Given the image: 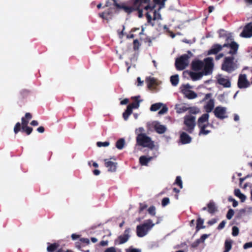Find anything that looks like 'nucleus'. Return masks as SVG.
Here are the masks:
<instances>
[{"label": "nucleus", "mask_w": 252, "mask_h": 252, "mask_svg": "<svg viewBox=\"0 0 252 252\" xmlns=\"http://www.w3.org/2000/svg\"><path fill=\"white\" fill-rule=\"evenodd\" d=\"M212 58H207L204 60V62L195 61L192 63V67L194 70L198 71L203 68L202 72H190L189 74L191 79L195 81L200 79L203 75H207L211 74L214 67Z\"/></svg>", "instance_id": "nucleus-1"}, {"label": "nucleus", "mask_w": 252, "mask_h": 252, "mask_svg": "<svg viewBox=\"0 0 252 252\" xmlns=\"http://www.w3.org/2000/svg\"><path fill=\"white\" fill-rule=\"evenodd\" d=\"M198 126L200 128V132L199 133V135H201V134L207 135L210 133V130L205 129V128L206 127L207 125H203V126Z\"/></svg>", "instance_id": "nucleus-31"}, {"label": "nucleus", "mask_w": 252, "mask_h": 252, "mask_svg": "<svg viewBox=\"0 0 252 252\" xmlns=\"http://www.w3.org/2000/svg\"><path fill=\"white\" fill-rule=\"evenodd\" d=\"M192 87L189 85V84L183 85L181 87V91H182V90L183 89H186V90H190V89H191Z\"/></svg>", "instance_id": "nucleus-50"}, {"label": "nucleus", "mask_w": 252, "mask_h": 252, "mask_svg": "<svg viewBox=\"0 0 252 252\" xmlns=\"http://www.w3.org/2000/svg\"><path fill=\"white\" fill-rule=\"evenodd\" d=\"M110 9L108 8L106 11L103 12L99 14V16L102 18L103 20L106 21V22L108 23L109 21V18H110Z\"/></svg>", "instance_id": "nucleus-22"}, {"label": "nucleus", "mask_w": 252, "mask_h": 252, "mask_svg": "<svg viewBox=\"0 0 252 252\" xmlns=\"http://www.w3.org/2000/svg\"><path fill=\"white\" fill-rule=\"evenodd\" d=\"M126 252H140V250L137 249L129 248L126 250Z\"/></svg>", "instance_id": "nucleus-56"}, {"label": "nucleus", "mask_w": 252, "mask_h": 252, "mask_svg": "<svg viewBox=\"0 0 252 252\" xmlns=\"http://www.w3.org/2000/svg\"><path fill=\"white\" fill-rule=\"evenodd\" d=\"M104 164L105 166L107 167H110V159H104Z\"/></svg>", "instance_id": "nucleus-55"}, {"label": "nucleus", "mask_w": 252, "mask_h": 252, "mask_svg": "<svg viewBox=\"0 0 252 252\" xmlns=\"http://www.w3.org/2000/svg\"><path fill=\"white\" fill-rule=\"evenodd\" d=\"M82 243L80 242H76L75 243V247L79 250H81L82 247L85 246L84 245L82 244Z\"/></svg>", "instance_id": "nucleus-51"}, {"label": "nucleus", "mask_w": 252, "mask_h": 252, "mask_svg": "<svg viewBox=\"0 0 252 252\" xmlns=\"http://www.w3.org/2000/svg\"><path fill=\"white\" fill-rule=\"evenodd\" d=\"M208 211L211 213L215 212L216 210V208L215 207V204L213 203H209L208 205Z\"/></svg>", "instance_id": "nucleus-33"}, {"label": "nucleus", "mask_w": 252, "mask_h": 252, "mask_svg": "<svg viewBox=\"0 0 252 252\" xmlns=\"http://www.w3.org/2000/svg\"><path fill=\"white\" fill-rule=\"evenodd\" d=\"M238 86L239 88H245L250 86V83L247 79L246 75H240L238 81Z\"/></svg>", "instance_id": "nucleus-13"}, {"label": "nucleus", "mask_w": 252, "mask_h": 252, "mask_svg": "<svg viewBox=\"0 0 252 252\" xmlns=\"http://www.w3.org/2000/svg\"><path fill=\"white\" fill-rule=\"evenodd\" d=\"M59 244L56 243L50 244L47 248V251L48 252H54L59 248Z\"/></svg>", "instance_id": "nucleus-23"}, {"label": "nucleus", "mask_w": 252, "mask_h": 252, "mask_svg": "<svg viewBox=\"0 0 252 252\" xmlns=\"http://www.w3.org/2000/svg\"><path fill=\"white\" fill-rule=\"evenodd\" d=\"M31 125L33 126H37L38 125V123L36 120H33V121H32L31 122Z\"/></svg>", "instance_id": "nucleus-64"}, {"label": "nucleus", "mask_w": 252, "mask_h": 252, "mask_svg": "<svg viewBox=\"0 0 252 252\" xmlns=\"http://www.w3.org/2000/svg\"><path fill=\"white\" fill-rule=\"evenodd\" d=\"M227 43H225L222 46L220 44H215L214 45L212 48L208 51V54H216L218 53L220 51L222 47H229L230 49L229 51V53L231 55H234L237 53L238 49V44L232 41V39L230 37H228L226 39Z\"/></svg>", "instance_id": "nucleus-2"}, {"label": "nucleus", "mask_w": 252, "mask_h": 252, "mask_svg": "<svg viewBox=\"0 0 252 252\" xmlns=\"http://www.w3.org/2000/svg\"><path fill=\"white\" fill-rule=\"evenodd\" d=\"M80 241L83 244H84V245H89L90 244V240L88 238H82L80 239Z\"/></svg>", "instance_id": "nucleus-43"}, {"label": "nucleus", "mask_w": 252, "mask_h": 252, "mask_svg": "<svg viewBox=\"0 0 252 252\" xmlns=\"http://www.w3.org/2000/svg\"><path fill=\"white\" fill-rule=\"evenodd\" d=\"M144 131V129L143 127H139L135 130V132L137 134V135H138V134H142V132Z\"/></svg>", "instance_id": "nucleus-57"}, {"label": "nucleus", "mask_w": 252, "mask_h": 252, "mask_svg": "<svg viewBox=\"0 0 252 252\" xmlns=\"http://www.w3.org/2000/svg\"><path fill=\"white\" fill-rule=\"evenodd\" d=\"M163 104L162 103H157L152 105L150 108V110L152 111H156L159 109Z\"/></svg>", "instance_id": "nucleus-28"}, {"label": "nucleus", "mask_w": 252, "mask_h": 252, "mask_svg": "<svg viewBox=\"0 0 252 252\" xmlns=\"http://www.w3.org/2000/svg\"><path fill=\"white\" fill-rule=\"evenodd\" d=\"M212 94H207L205 95V97L202 100V101H205L209 99V100L207 102L206 104L204 106V109L207 113L211 112L213 110L215 106L214 100L210 98Z\"/></svg>", "instance_id": "nucleus-9"}, {"label": "nucleus", "mask_w": 252, "mask_h": 252, "mask_svg": "<svg viewBox=\"0 0 252 252\" xmlns=\"http://www.w3.org/2000/svg\"><path fill=\"white\" fill-rule=\"evenodd\" d=\"M160 19H161V16L160 14L158 12H157L156 11H155L153 20H156Z\"/></svg>", "instance_id": "nucleus-45"}, {"label": "nucleus", "mask_w": 252, "mask_h": 252, "mask_svg": "<svg viewBox=\"0 0 252 252\" xmlns=\"http://www.w3.org/2000/svg\"><path fill=\"white\" fill-rule=\"evenodd\" d=\"M129 229H126L124 234L119 237V239L120 240L119 244H122L125 243L128 240L129 237Z\"/></svg>", "instance_id": "nucleus-18"}, {"label": "nucleus", "mask_w": 252, "mask_h": 252, "mask_svg": "<svg viewBox=\"0 0 252 252\" xmlns=\"http://www.w3.org/2000/svg\"><path fill=\"white\" fill-rule=\"evenodd\" d=\"M155 224L153 223L151 220H148L142 225L137 226L136 232L138 237H142L145 236L154 226Z\"/></svg>", "instance_id": "nucleus-3"}, {"label": "nucleus", "mask_w": 252, "mask_h": 252, "mask_svg": "<svg viewBox=\"0 0 252 252\" xmlns=\"http://www.w3.org/2000/svg\"><path fill=\"white\" fill-rule=\"evenodd\" d=\"M170 81L172 84L175 86H177L179 82V76L178 75H173L170 77Z\"/></svg>", "instance_id": "nucleus-29"}, {"label": "nucleus", "mask_w": 252, "mask_h": 252, "mask_svg": "<svg viewBox=\"0 0 252 252\" xmlns=\"http://www.w3.org/2000/svg\"><path fill=\"white\" fill-rule=\"evenodd\" d=\"M234 212L233 210H232L231 209H229L227 213V215H226V218H227V219H228V220L231 219L232 217L234 215Z\"/></svg>", "instance_id": "nucleus-41"}, {"label": "nucleus", "mask_w": 252, "mask_h": 252, "mask_svg": "<svg viewBox=\"0 0 252 252\" xmlns=\"http://www.w3.org/2000/svg\"><path fill=\"white\" fill-rule=\"evenodd\" d=\"M239 232V228L237 226H233L232 227V235L234 236H236L238 235Z\"/></svg>", "instance_id": "nucleus-44"}, {"label": "nucleus", "mask_w": 252, "mask_h": 252, "mask_svg": "<svg viewBox=\"0 0 252 252\" xmlns=\"http://www.w3.org/2000/svg\"><path fill=\"white\" fill-rule=\"evenodd\" d=\"M169 203V199L167 197L164 198L162 200V205L165 206Z\"/></svg>", "instance_id": "nucleus-47"}, {"label": "nucleus", "mask_w": 252, "mask_h": 252, "mask_svg": "<svg viewBox=\"0 0 252 252\" xmlns=\"http://www.w3.org/2000/svg\"><path fill=\"white\" fill-rule=\"evenodd\" d=\"M242 212H247L248 213H252V207H250L247 208L242 209Z\"/></svg>", "instance_id": "nucleus-54"}, {"label": "nucleus", "mask_w": 252, "mask_h": 252, "mask_svg": "<svg viewBox=\"0 0 252 252\" xmlns=\"http://www.w3.org/2000/svg\"><path fill=\"white\" fill-rule=\"evenodd\" d=\"M155 128L156 131L159 134H162L166 130V127L165 126L161 125L159 123H157L155 125Z\"/></svg>", "instance_id": "nucleus-20"}, {"label": "nucleus", "mask_w": 252, "mask_h": 252, "mask_svg": "<svg viewBox=\"0 0 252 252\" xmlns=\"http://www.w3.org/2000/svg\"><path fill=\"white\" fill-rule=\"evenodd\" d=\"M175 183L178 185L180 188H183V184L181 178L180 176H178L176 178Z\"/></svg>", "instance_id": "nucleus-42"}, {"label": "nucleus", "mask_w": 252, "mask_h": 252, "mask_svg": "<svg viewBox=\"0 0 252 252\" xmlns=\"http://www.w3.org/2000/svg\"><path fill=\"white\" fill-rule=\"evenodd\" d=\"M214 113L215 116L220 119H223L227 118L226 108L222 106L217 107L214 111Z\"/></svg>", "instance_id": "nucleus-11"}, {"label": "nucleus", "mask_w": 252, "mask_h": 252, "mask_svg": "<svg viewBox=\"0 0 252 252\" xmlns=\"http://www.w3.org/2000/svg\"><path fill=\"white\" fill-rule=\"evenodd\" d=\"M196 118L192 116H186L184 118V124L186 126L185 130L191 132L195 125Z\"/></svg>", "instance_id": "nucleus-8"}, {"label": "nucleus", "mask_w": 252, "mask_h": 252, "mask_svg": "<svg viewBox=\"0 0 252 252\" xmlns=\"http://www.w3.org/2000/svg\"><path fill=\"white\" fill-rule=\"evenodd\" d=\"M71 237L73 240H75L78 238H79L80 237V235L73 233L71 235Z\"/></svg>", "instance_id": "nucleus-58"}, {"label": "nucleus", "mask_w": 252, "mask_h": 252, "mask_svg": "<svg viewBox=\"0 0 252 252\" xmlns=\"http://www.w3.org/2000/svg\"><path fill=\"white\" fill-rule=\"evenodd\" d=\"M147 207H148V206L146 204H140V211L141 212V211H143V210H144L145 209L147 208Z\"/></svg>", "instance_id": "nucleus-61"}, {"label": "nucleus", "mask_w": 252, "mask_h": 252, "mask_svg": "<svg viewBox=\"0 0 252 252\" xmlns=\"http://www.w3.org/2000/svg\"><path fill=\"white\" fill-rule=\"evenodd\" d=\"M139 97V96H136L135 97V100L136 101H137V102L136 103H133L130 105H129L128 106H131L132 107V109L133 108H137L139 107V103L141 101H139V100H138V98Z\"/></svg>", "instance_id": "nucleus-34"}, {"label": "nucleus", "mask_w": 252, "mask_h": 252, "mask_svg": "<svg viewBox=\"0 0 252 252\" xmlns=\"http://www.w3.org/2000/svg\"><path fill=\"white\" fill-rule=\"evenodd\" d=\"M148 212L152 216H155L156 214V208L154 206H151L148 209Z\"/></svg>", "instance_id": "nucleus-46"}, {"label": "nucleus", "mask_w": 252, "mask_h": 252, "mask_svg": "<svg viewBox=\"0 0 252 252\" xmlns=\"http://www.w3.org/2000/svg\"><path fill=\"white\" fill-rule=\"evenodd\" d=\"M191 139V137L186 133L183 132L181 134L180 140L183 144H187L190 143Z\"/></svg>", "instance_id": "nucleus-19"}, {"label": "nucleus", "mask_w": 252, "mask_h": 252, "mask_svg": "<svg viewBox=\"0 0 252 252\" xmlns=\"http://www.w3.org/2000/svg\"><path fill=\"white\" fill-rule=\"evenodd\" d=\"M209 117V115L208 113L204 114L198 120V126H201L206 125L204 124V122H207Z\"/></svg>", "instance_id": "nucleus-21"}, {"label": "nucleus", "mask_w": 252, "mask_h": 252, "mask_svg": "<svg viewBox=\"0 0 252 252\" xmlns=\"http://www.w3.org/2000/svg\"><path fill=\"white\" fill-rule=\"evenodd\" d=\"M150 0H134V5L136 8H138L142 4L149 3ZM155 3L160 5L158 10L163 8L166 0H154Z\"/></svg>", "instance_id": "nucleus-10"}, {"label": "nucleus", "mask_w": 252, "mask_h": 252, "mask_svg": "<svg viewBox=\"0 0 252 252\" xmlns=\"http://www.w3.org/2000/svg\"><path fill=\"white\" fill-rule=\"evenodd\" d=\"M146 17L148 19V22L149 23H151L152 26H154V24L152 22V18L150 14H149V13H146Z\"/></svg>", "instance_id": "nucleus-49"}, {"label": "nucleus", "mask_w": 252, "mask_h": 252, "mask_svg": "<svg viewBox=\"0 0 252 252\" xmlns=\"http://www.w3.org/2000/svg\"><path fill=\"white\" fill-rule=\"evenodd\" d=\"M188 53L176 59L175 65L178 69L183 70L189 65V59L192 56V54L190 51H188Z\"/></svg>", "instance_id": "nucleus-4"}, {"label": "nucleus", "mask_w": 252, "mask_h": 252, "mask_svg": "<svg viewBox=\"0 0 252 252\" xmlns=\"http://www.w3.org/2000/svg\"><path fill=\"white\" fill-rule=\"evenodd\" d=\"M241 35L244 37H251L252 36V23L248 24L241 32Z\"/></svg>", "instance_id": "nucleus-14"}, {"label": "nucleus", "mask_w": 252, "mask_h": 252, "mask_svg": "<svg viewBox=\"0 0 252 252\" xmlns=\"http://www.w3.org/2000/svg\"><path fill=\"white\" fill-rule=\"evenodd\" d=\"M208 237V235L203 234L200 238L199 241L203 242Z\"/></svg>", "instance_id": "nucleus-62"}, {"label": "nucleus", "mask_w": 252, "mask_h": 252, "mask_svg": "<svg viewBox=\"0 0 252 252\" xmlns=\"http://www.w3.org/2000/svg\"><path fill=\"white\" fill-rule=\"evenodd\" d=\"M182 92L185 95V96L189 99H193L197 97V94L193 91L190 90H182Z\"/></svg>", "instance_id": "nucleus-16"}, {"label": "nucleus", "mask_w": 252, "mask_h": 252, "mask_svg": "<svg viewBox=\"0 0 252 252\" xmlns=\"http://www.w3.org/2000/svg\"><path fill=\"white\" fill-rule=\"evenodd\" d=\"M37 131L39 133H43L45 131L44 127L42 126H39L37 128Z\"/></svg>", "instance_id": "nucleus-60"}, {"label": "nucleus", "mask_w": 252, "mask_h": 252, "mask_svg": "<svg viewBox=\"0 0 252 252\" xmlns=\"http://www.w3.org/2000/svg\"><path fill=\"white\" fill-rule=\"evenodd\" d=\"M161 107V109L158 113L160 115L166 113L168 111V108L165 105L163 104Z\"/></svg>", "instance_id": "nucleus-37"}, {"label": "nucleus", "mask_w": 252, "mask_h": 252, "mask_svg": "<svg viewBox=\"0 0 252 252\" xmlns=\"http://www.w3.org/2000/svg\"><path fill=\"white\" fill-rule=\"evenodd\" d=\"M114 1V5L115 6H116L118 8H122L123 9L125 12L128 13H130L132 12V11L133 10H136V9H138L139 10V18H141L143 16V14H142V11L141 10H140L139 9L140 7L142 5V4L137 8H136L134 5V3H133V7L132 8V7H127V6H121L119 4H118L117 2H116V0H113Z\"/></svg>", "instance_id": "nucleus-12"}, {"label": "nucleus", "mask_w": 252, "mask_h": 252, "mask_svg": "<svg viewBox=\"0 0 252 252\" xmlns=\"http://www.w3.org/2000/svg\"><path fill=\"white\" fill-rule=\"evenodd\" d=\"M189 112L192 114H197L200 112V110L199 108L197 107H190L189 108Z\"/></svg>", "instance_id": "nucleus-38"}, {"label": "nucleus", "mask_w": 252, "mask_h": 252, "mask_svg": "<svg viewBox=\"0 0 252 252\" xmlns=\"http://www.w3.org/2000/svg\"><path fill=\"white\" fill-rule=\"evenodd\" d=\"M31 93V91L27 89H23L20 92L21 98H24L28 97Z\"/></svg>", "instance_id": "nucleus-30"}, {"label": "nucleus", "mask_w": 252, "mask_h": 252, "mask_svg": "<svg viewBox=\"0 0 252 252\" xmlns=\"http://www.w3.org/2000/svg\"><path fill=\"white\" fill-rule=\"evenodd\" d=\"M125 140L124 138H121L118 140L116 143V147L119 150H122L125 145Z\"/></svg>", "instance_id": "nucleus-25"}, {"label": "nucleus", "mask_w": 252, "mask_h": 252, "mask_svg": "<svg viewBox=\"0 0 252 252\" xmlns=\"http://www.w3.org/2000/svg\"><path fill=\"white\" fill-rule=\"evenodd\" d=\"M137 143L139 145L144 147H148L153 149L154 147V143L151 138L145 134H138L136 138Z\"/></svg>", "instance_id": "nucleus-5"}, {"label": "nucleus", "mask_w": 252, "mask_h": 252, "mask_svg": "<svg viewBox=\"0 0 252 252\" xmlns=\"http://www.w3.org/2000/svg\"><path fill=\"white\" fill-rule=\"evenodd\" d=\"M117 163L116 162H111V172H115L117 169Z\"/></svg>", "instance_id": "nucleus-48"}, {"label": "nucleus", "mask_w": 252, "mask_h": 252, "mask_svg": "<svg viewBox=\"0 0 252 252\" xmlns=\"http://www.w3.org/2000/svg\"><path fill=\"white\" fill-rule=\"evenodd\" d=\"M243 248L244 249L252 248V242L246 243V244H244Z\"/></svg>", "instance_id": "nucleus-52"}, {"label": "nucleus", "mask_w": 252, "mask_h": 252, "mask_svg": "<svg viewBox=\"0 0 252 252\" xmlns=\"http://www.w3.org/2000/svg\"><path fill=\"white\" fill-rule=\"evenodd\" d=\"M216 222H217L216 219H212V220H209L208 223V224H209L210 225H212V224L216 223Z\"/></svg>", "instance_id": "nucleus-63"}, {"label": "nucleus", "mask_w": 252, "mask_h": 252, "mask_svg": "<svg viewBox=\"0 0 252 252\" xmlns=\"http://www.w3.org/2000/svg\"><path fill=\"white\" fill-rule=\"evenodd\" d=\"M234 194L241 200L242 202H244L246 199V196L241 192L239 189H235L234 190Z\"/></svg>", "instance_id": "nucleus-24"}, {"label": "nucleus", "mask_w": 252, "mask_h": 252, "mask_svg": "<svg viewBox=\"0 0 252 252\" xmlns=\"http://www.w3.org/2000/svg\"><path fill=\"white\" fill-rule=\"evenodd\" d=\"M146 81L148 83V87L150 89H154L156 86L158 85V83L157 81V80L153 77H148L146 79Z\"/></svg>", "instance_id": "nucleus-17"}, {"label": "nucleus", "mask_w": 252, "mask_h": 252, "mask_svg": "<svg viewBox=\"0 0 252 252\" xmlns=\"http://www.w3.org/2000/svg\"><path fill=\"white\" fill-rule=\"evenodd\" d=\"M217 79L218 83L224 87L229 88L231 86L230 81L221 75H218Z\"/></svg>", "instance_id": "nucleus-15"}, {"label": "nucleus", "mask_w": 252, "mask_h": 252, "mask_svg": "<svg viewBox=\"0 0 252 252\" xmlns=\"http://www.w3.org/2000/svg\"><path fill=\"white\" fill-rule=\"evenodd\" d=\"M110 144V143L109 141H105V142H97L96 143V145L98 147H107Z\"/></svg>", "instance_id": "nucleus-35"}, {"label": "nucleus", "mask_w": 252, "mask_h": 252, "mask_svg": "<svg viewBox=\"0 0 252 252\" xmlns=\"http://www.w3.org/2000/svg\"><path fill=\"white\" fill-rule=\"evenodd\" d=\"M132 110L131 106H127L126 110L123 113V118L125 120H127L128 116L132 113Z\"/></svg>", "instance_id": "nucleus-26"}, {"label": "nucleus", "mask_w": 252, "mask_h": 252, "mask_svg": "<svg viewBox=\"0 0 252 252\" xmlns=\"http://www.w3.org/2000/svg\"><path fill=\"white\" fill-rule=\"evenodd\" d=\"M155 4H148L147 5H146L144 8L146 9V10H148L149 9H153L155 7Z\"/></svg>", "instance_id": "nucleus-53"}, {"label": "nucleus", "mask_w": 252, "mask_h": 252, "mask_svg": "<svg viewBox=\"0 0 252 252\" xmlns=\"http://www.w3.org/2000/svg\"><path fill=\"white\" fill-rule=\"evenodd\" d=\"M225 224V221L224 220H223L219 224L218 228L219 229H222L224 227Z\"/></svg>", "instance_id": "nucleus-59"}, {"label": "nucleus", "mask_w": 252, "mask_h": 252, "mask_svg": "<svg viewBox=\"0 0 252 252\" xmlns=\"http://www.w3.org/2000/svg\"><path fill=\"white\" fill-rule=\"evenodd\" d=\"M21 124L18 122L16 124L14 127V132L15 134L18 133L21 130L22 132L26 133L27 135H30L32 131V128L28 126V122L25 121L24 119H21Z\"/></svg>", "instance_id": "nucleus-6"}, {"label": "nucleus", "mask_w": 252, "mask_h": 252, "mask_svg": "<svg viewBox=\"0 0 252 252\" xmlns=\"http://www.w3.org/2000/svg\"><path fill=\"white\" fill-rule=\"evenodd\" d=\"M140 163L143 165H147L148 162L147 161V158L145 156H141L139 158Z\"/></svg>", "instance_id": "nucleus-36"}, {"label": "nucleus", "mask_w": 252, "mask_h": 252, "mask_svg": "<svg viewBox=\"0 0 252 252\" xmlns=\"http://www.w3.org/2000/svg\"><path fill=\"white\" fill-rule=\"evenodd\" d=\"M231 249V243L228 241L225 242V251L229 252Z\"/></svg>", "instance_id": "nucleus-39"}, {"label": "nucleus", "mask_w": 252, "mask_h": 252, "mask_svg": "<svg viewBox=\"0 0 252 252\" xmlns=\"http://www.w3.org/2000/svg\"><path fill=\"white\" fill-rule=\"evenodd\" d=\"M189 108L186 107L185 105H178L176 106L177 112L178 113H183L188 110Z\"/></svg>", "instance_id": "nucleus-27"}, {"label": "nucleus", "mask_w": 252, "mask_h": 252, "mask_svg": "<svg viewBox=\"0 0 252 252\" xmlns=\"http://www.w3.org/2000/svg\"><path fill=\"white\" fill-rule=\"evenodd\" d=\"M234 58L226 57L225 58L223 63L222 65V69L228 72H231L237 67L236 64L234 63Z\"/></svg>", "instance_id": "nucleus-7"}, {"label": "nucleus", "mask_w": 252, "mask_h": 252, "mask_svg": "<svg viewBox=\"0 0 252 252\" xmlns=\"http://www.w3.org/2000/svg\"><path fill=\"white\" fill-rule=\"evenodd\" d=\"M204 220L201 218H198L197 220L196 230H198L201 228H204L205 226L203 225Z\"/></svg>", "instance_id": "nucleus-32"}, {"label": "nucleus", "mask_w": 252, "mask_h": 252, "mask_svg": "<svg viewBox=\"0 0 252 252\" xmlns=\"http://www.w3.org/2000/svg\"><path fill=\"white\" fill-rule=\"evenodd\" d=\"M32 118V115L30 113H26L24 117H22V119H24L25 121L28 122V124L30 120Z\"/></svg>", "instance_id": "nucleus-40"}]
</instances>
